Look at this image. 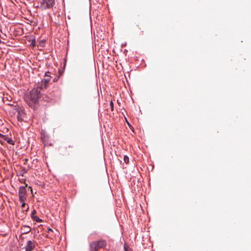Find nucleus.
I'll list each match as a JSON object with an SVG mask.
<instances>
[{
    "label": "nucleus",
    "mask_w": 251,
    "mask_h": 251,
    "mask_svg": "<svg viewBox=\"0 0 251 251\" xmlns=\"http://www.w3.org/2000/svg\"><path fill=\"white\" fill-rule=\"evenodd\" d=\"M43 89L42 87L38 86L30 91L29 96L26 99V103L29 107L34 109L37 108V103L41 96V91Z\"/></svg>",
    "instance_id": "f257e3e1"
},
{
    "label": "nucleus",
    "mask_w": 251,
    "mask_h": 251,
    "mask_svg": "<svg viewBox=\"0 0 251 251\" xmlns=\"http://www.w3.org/2000/svg\"><path fill=\"white\" fill-rule=\"evenodd\" d=\"M106 245V241L103 239L93 241L89 244V250L90 251H97L100 249L105 247Z\"/></svg>",
    "instance_id": "f03ea898"
},
{
    "label": "nucleus",
    "mask_w": 251,
    "mask_h": 251,
    "mask_svg": "<svg viewBox=\"0 0 251 251\" xmlns=\"http://www.w3.org/2000/svg\"><path fill=\"white\" fill-rule=\"evenodd\" d=\"M27 184H25V186H20L18 192V197L19 201H26L27 199V194L26 187Z\"/></svg>",
    "instance_id": "7ed1b4c3"
},
{
    "label": "nucleus",
    "mask_w": 251,
    "mask_h": 251,
    "mask_svg": "<svg viewBox=\"0 0 251 251\" xmlns=\"http://www.w3.org/2000/svg\"><path fill=\"white\" fill-rule=\"evenodd\" d=\"M55 3V0H43L41 2L40 7L44 10L53 8Z\"/></svg>",
    "instance_id": "20e7f679"
},
{
    "label": "nucleus",
    "mask_w": 251,
    "mask_h": 251,
    "mask_svg": "<svg viewBox=\"0 0 251 251\" xmlns=\"http://www.w3.org/2000/svg\"><path fill=\"white\" fill-rule=\"evenodd\" d=\"M34 243L32 241L28 240L26 243V245L24 248L25 251H32L35 247Z\"/></svg>",
    "instance_id": "39448f33"
},
{
    "label": "nucleus",
    "mask_w": 251,
    "mask_h": 251,
    "mask_svg": "<svg viewBox=\"0 0 251 251\" xmlns=\"http://www.w3.org/2000/svg\"><path fill=\"white\" fill-rule=\"evenodd\" d=\"M50 80V77H49V78L42 79L39 86L42 87L43 89H46L47 87Z\"/></svg>",
    "instance_id": "423d86ee"
},
{
    "label": "nucleus",
    "mask_w": 251,
    "mask_h": 251,
    "mask_svg": "<svg viewBox=\"0 0 251 251\" xmlns=\"http://www.w3.org/2000/svg\"><path fill=\"white\" fill-rule=\"evenodd\" d=\"M3 140L6 142H7L8 144L14 145L15 144V142L9 137H7L5 135Z\"/></svg>",
    "instance_id": "0eeeda50"
},
{
    "label": "nucleus",
    "mask_w": 251,
    "mask_h": 251,
    "mask_svg": "<svg viewBox=\"0 0 251 251\" xmlns=\"http://www.w3.org/2000/svg\"><path fill=\"white\" fill-rule=\"evenodd\" d=\"M31 218L35 221L37 222H41L42 221V220L40 219L38 216L34 215L33 216V217H31Z\"/></svg>",
    "instance_id": "6e6552de"
},
{
    "label": "nucleus",
    "mask_w": 251,
    "mask_h": 251,
    "mask_svg": "<svg viewBox=\"0 0 251 251\" xmlns=\"http://www.w3.org/2000/svg\"><path fill=\"white\" fill-rule=\"evenodd\" d=\"M124 251H129L131 250L126 243L124 244Z\"/></svg>",
    "instance_id": "1a4fd4ad"
},
{
    "label": "nucleus",
    "mask_w": 251,
    "mask_h": 251,
    "mask_svg": "<svg viewBox=\"0 0 251 251\" xmlns=\"http://www.w3.org/2000/svg\"><path fill=\"white\" fill-rule=\"evenodd\" d=\"M124 160L126 164L129 162V158L127 155H125L124 157Z\"/></svg>",
    "instance_id": "9d476101"
},
{
    "label": "nucleus",
    "mask_w": 251,
    "mask_h": 251,
    "mask_svg": "<svg viewBox=\"0 0 251 251\" xmlns=\"http://www.w3.org/2000/svg\"><path fill=\"white\" fill-rule=\"evenodd\" d=\"M26 201H20V202L22 203V208H23L25 206V202Z\"/></svg>",
    "instance_id": "9b49d317"
},
{
    "label": "nucleus",
    "mask_w": 251,
    "mask_h": 251,
    "mask_svg": "<svg viewBox=\"0 0 251 251\" xmlns=\"http://www.w3.org/2000/svg\"><path fill=\"white\" fill-rule=\"evenodd\" d=\"M25 227H27L28 228V229L27 230V231H26L24 233H29L30 231V230H31L30 227L28 226H25Z\"/></svg>",
    "instance_id": "f8f14e48"
},
{
    "label": "nucleus",
    "mask_w": 251,
    "mask_h": 251,
    "mask_svg": "<svg viewBox=\"0 0 251 251\" xmlns=\"http://www.w3.org/2000/svg\"><path fill=\"white\" fill-rule=\"evenodd\" d=\"M36 210L35 209H33V210L31 212V217H33V216H34L35 214H36Z\"/></svg>",
    "instance_id": "ddd939ff"
},
{
    "label": "nucleus",
    "mask_w": 251,
    "mask_h": 251,
    "mask_svg": "<svg viewBox=\"0 0 251 251\" xmlns=\"http://www.w3.org/2000/svg\"><path fill=\"white\" fill-rule=\"evenodd\" d=\"M53 232L52 229L51 228H49L48 229V233H49V234H50V232Z\"/></svg>",
    "instance_id": "4468645a"
},
{
    "label": "nucleus",
    "mask_w": 251,
    "mask_h": 251,
    "mask_svg": "<svg viewBox=\"0 0 251 251\" xmlns=\"http://www.w3.org/2000/svg\"><path fill=\"white\" fill-rule=\"evenodd\" d=\"M110 106H111L112 110H113L114 105H113V103L112 101H111V102H110Z\"/></svg>",
    "instance_id": "2eb2a0df"
},
{
    "label": "nucleus",
    "mask_w": 251,
    "mask_h": 251,
    "mask_svg": "<svg viewBox=\"0 0 251 251\" xmlns=\"http://www.w3.org/2000/svg\"><path fill=\"white\" fill-rule=\"evenodd\" d=\"M49 74H50V72H47L45 73V76H48V77H50V76L49 75Z\"/></svg>",
    "instance_id": "dca6fc26"
},
{
    "label": "nucleus",
    "mask_w": 251,
    "mask_h": 251,
    "mask_svg": "<svg viewBox=\"0 0 251 251\" xmlns=\"http://www.w3.org/2000/svg\"><path fill=\"white\" fill-rule=\"evenodd\" d=\"M5 135H3L2 134L0 133V138H1L2 140L3 138L4 137Z\"/></svg>",
    "instance_id": "f3484780"
},
{
    "label": "nucleus",
    "mask_w": 251,
    "mask_h": 251,
    "mask_svg": "<svg viewBox=\"0 0 251 251\" xmlns=\"http://www.w3.org/2000/svg\"><path fill=\"white\" fill-rule=\"evenodd\" d=\"M73 148V146L70 145L68 147H67L66 148V149L67 150L68 149H71V148L72 149Z\"/></svg>",
    "instance_id": "a211bd4d"
},
{
    "label": "nucleus",
    "mask_w": 251,
    "mask_h": 251,
    "mask_svg": "<svg viewBox=\"0 0 251 251\" xmlns=\"http://www.w3.org/2000/svg\"><path fill=\"white\" fill-rule=\"evenodd\" d=\"M35 40H33L31 43L32 46H35Z\"/></svg>",
    "instance_id": "6ab92c4d"
},
{
    "label": "nucleus",
    "mask_w": 251,
    "mask_h": 251,
    "mask_svg": "<svg viewBox=\"0 0 251 251\" xmlns=\"http://www.w3.org/2000/svg\"><path fill=\"white\" fill-rule=\"evenodd\" d=\"M29 188L31 189V191L32 192V190L31 187H29Z\"/></svg>",
    "instance_id": "aec40b11"
},
{
    "label": "nucleus",
    "mask_w": 251,
    "mask_h": 251,
    "mask_svg": "<svg viewBox=\"0 0 251 251\" xmlns=\"http://www.w3.org/2000/svg\"><path fill=\"white\" fill-rule=\"evenodd\" d=\"M28 209H29L28 207L27 208V209L25 211H26Z\"/></svg>",
    "instance_id": "412c9836"
},
{
    "label": "nucleus",
    "mask_w": 251,
    "mask_h": 251,
    "mask_svg": "<svg viewBox=\"0 0 251 251\" xmlns=\"http://www.w3.org/2000/svg\"><path fill=\"white\" fill-rule=\"evenodd\" d=\"M0 42H1V41H0Z\"/></svg>",
    "instance_id": "4be33fe9"
}]
</instances>
